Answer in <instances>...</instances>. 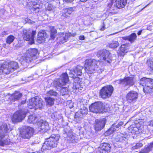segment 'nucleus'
<instances>
[{"label": "nucleus", "instance_id": "nucleus-41", "mask_svg": "<svg viewBox=\"0 0 153 153\" xmlns=\"http://www.w3.org/2000/svg\"><path fill=\"white\" fill-rule=\"evenodd\" d=\"M116 130V129L114 127L112 126L111 128L105 132V134L108 135H110Z\"/></svg>", "mask_w": 153, "mask_h": 153}, {"label": "nucleus", "instance_id": "nucleus-21", "mask_svg": "<svg viewBox=\"0 0 153 153\" xmlns=\"http://www.w3.org/2000/svg\"><path fill=\"white\" fill-rule=\"evenodd\" d=\"M39 120L36 115L33 114L28 117L27 122L29 123L35 124L38 123Z\"/></svg>", "mask_w": 153, "mask_h": 153}, {"label": "nucleus", "instance_id": "nucleus-28", "mask_svg": "<svg viewBox=\"0 0 153 153\" xmlns=\"http://www.w3.org/2000/svg\"><path fill=\"white\" fill-rule=\"evenodd\" d=\"M127 136L123 134L118 135L115 138V140L117 141L123 142L127 140Z\"/></svg>", "mask_w": 153, "mask_h": 153}, {"label": "nucleus", "instance_id": "nucleus-8", "mask_svg": "<svg viewBox=\"0 0 153 153\" xmlns=\"http://www.w3.org/2000/svg\"><path fill=\"white\" fill-rule=\"evenodd\" d=\"M110 53L109 51L106 50H100L98 51L97 54L98 57L108 63H110L111 60Z\"/></svg>", "mask_w": 153, "mask_h": 153}, {"label": "nucleus", "instance_id": "nucleus-9", "mask_svg": "<svg viewBox=\"0 0 153 153\" xmlns=\"http://www.w3.org/2000/svg\"><path fill=\"white\" fill-rule=\"evenodd\" d=\"M33 129L29 126L24 128L21 133V137L24 138L28 139L30 137L33 133Z\"/></svg>", "mask_w": 153, "mask_h": 153}, {"label": "nucleus", "instance_id": "nucleus-54", "mask_svg": "<svg viewBox=\"0 0 153 153\" xmlns=\"http://www.w3.org/2000/svg\"><path fill=\"white\" fill-rule=\"evenodd\" d=\"M51 32L54 33H56V30L54 27H52V29L51 30Z\"/></svg>", "mask_w": 153, "mask_h": 153}, {"label": "nucleus", "instance_id": "nucleus-59", "mask_svg": "<svg viewBox=\"0 0 153 153\" xmlns=\"http://www.w3.org/2000/svg\"><path fill=\"white\" fill-rule=\"evenodd\" d=\"M148 146L150 147V149L151 150L152 148L153 147V142Z\"/></svg>", "mask_w": 153, "mask_h": 153}, {"label": "nucleus", "instance_id": "nucleus-61", "mask_svg": "<svg viewBox=\"0 0 153 153\" xmlns=\"http://www.w3.org/2000/svg\"><path fill=\"white\" fill-rule=\"evenodd\" d=\"M142 30H140V31H139L137 33V34L138 35H140L141 33H142Z\"/></svg>", "mask_w": 153, "mask_h": 153}, {"label": "nucleus", "instance_id": "nucleus-49", "mask_svg": "<svg viewBox=\"0 0 153 153\" xmlns=\"http://www.w3.org/2000/svg\"><path fill=\"white\" fill-rule=\"evenodd\" d=\"M115 82L117 83L122 84L124 85V79L116 80Z\"/></svg>", "mask_w": 153, "mask_h": 153}, {"label": "nucleus", "instance_id": "nucleus-38", "mask_svg": "<svg viewBox=\"0 0 153 153\" xmlns=\"http://www.w3.org/2000/svg\"><path fill=\"white\" fill-rule=\"evenodd\" d=\"M68 93V89L67 87H63L61 90V94L62 95L67 94Z\"/></svg>", "mask_w": 153, "mask_h": 153}, {"label": "nucleus", "instance_id": "nucleus-37", "mask_svg": "<svg viewBox=\"0 0 153 153\" xmlns=\"http://www.w3.org/2000/svg\"><path fill=\"white\" fill-rule=\"evenodd\" d=\"M151 150L148 146H146L143 149L140 151V153H148Z\"/></svg>", "mask_w": 153, "mask_h": 153}, {"label": "nucleus", "instance_id": "nucleus-33", "mask_svg": "<svg viewBox=\"0 0 153 153\" xmlns=\"http://www.w3.org/2000/svg\"><path fill=\"white\" fill-rule=\"evenodd\" d=\"M153 88V86L150 85V86H145L143 88V90L145 93H148L151 91Z\"/></svg>", "mask_w": 153, "mask_h": 153}, {"label": "nucleus", "instance_id": "nucleus-50", "mask_svg": "<svg viewBox=\"0 0 153 153\" xmlns=\"http://www.w3.org/2000/svg\"><path fill=\"white\" fill-rule=\"evenodd\" d=\"M148 66L150 67V69L153 70V61H150L148 63Z\"/></svg>", "mask_w": 153, "mask_h": 153}, {"label": "nucleus", "instance_id": "nucleus-35", "mask_svg": "<svg viewBox=\"0 0 153 153\" xmlns=\"http://www.w3.org/2000/svg\"><path fill=\"white\" fill-rule=\"evenodd\" d=\"M148 80L149 79H147V78L145 77L141 78L140 81V85L145 87L146 86V83L148 81Z\"/></svg>", "mask_w": 153, "mask_h": 153}, {"label": "nucleus", "instance_id": "nucleus-56", "mask_svg": "<svg viewBox=\"0 0 153 153\" xmlns=\"http://www.w3.org/2000/svg\"><path fill=\"white\" fill-rule=\"evenodd\" d=\"M6 32L5 31H4L2 32L1 35L2 36H4L6 35Z\"/></svg>", "mask_w": 153, "mask_h": 153}, {"label": "nucleus", "instance_id": "nucleus-29", "mask_svg": "<svg viewBox=\"0 0 153 153\" xmlns=\"http://www.w3.org/2000/svg\"><path fill=\"white\" fill-rule=\"evenodd\" d=\"M83 68L82 67L77 66L74 69V72L76 76H81L82 74V70Z\"/></svg>", "mask_w": 153, "mask_h": 153}, {"label": "nucleus", "instance_id": "nucleus-43", "mask_svg": "<svg viewBox=\"0 0 153 153\" xmlns=\"http://www.w3.org/2000/svg\"><path fill=\"white\" fill-rule=\"evenodd\" d=\"M36 34V31L35 30L32 31L31 35H30L31 41L32 43L34 42V36Z\"/></svg>", "mask_w": 153, "mask_h": 153}, {"label": "nucleus", "instance_id": "nucleus-27", "mask_svg": "<svg viewBox=\"0 0 153 153\" xmlns=\"http://www.w3.org/2000/svg\"><path fill=\"white\" fill-rule=\"evenodd\" d=\"M62 36L60 37L61 42L62 43L66 42L68 38L71 36V33L68 32L62 33Z\"/></svg>", "mask_w": 153, "mask_h": 153}, {"label": "nucleus", "instance_id": "nucleus-55", "mask_svg": "<svg viewBox=\"0 0 153 153\" xmlns=\"http://www.w3.org/2000/svg\"><path fill=\"white\" fill-rule=\"evenodd\" d=\"M84 39H85V37H84V36H83V35L80 36L79 37V40H84Z\"/></svg>", "mask_w": 153, "mask_h": 153}, {"label": "nucleus", "instance_id": "nucleus-19", "mask_svg": "<svg viewBox=\"0 0 153 153\" xmlns=\"http://www.w3.org/2000/svg\"><path fill=\"white\" fill-rule=\"evenodd\" d=\"M51 117L54 120L58 121L59 123H62L63 121V117L62 114L59 113L55 112L53 113Z\"/></svg>", "mask_w": 153, "mask_h": 153}, {"label": "nucleus", "instance_id": "nucleus-22", "mask_svg": "<svg viewBox=\"0 0 153 153\" xmlns=\"http://www.w3.org/2000/svg\"><path fill=\"white\" fill-rule=\"evenodd\" d=\"M31 31L29 30L24 29L22 31V36L24 39L27 41L31 40L30 34Z\"/></svg>", "mask_w": 153, "mask_h": 153}, {"label": "nucleus", "instance_id": "nucleus-14", "mask_svg": "<svg viewBox=\"0 0 153 153\" xmlns=\"http://www.w3.org/2000/svg\"><path fill=\"white\" fill-rule=\"evenodd\" d=\"M105 124V119L102 120H96L95 121L94 128L96 131L101 130L104 127Z\"/></svg>", "mask_w": 153, "mask_h": 153}, {"label": "nucleus", "instance_id": "nucleus-23", "mask_svg": "<svg viewBox=\"0 0 153 153\" xmlns=\"http://www.w3.org/2000/svg\"><path fill=\"white\" fill-rule=\"evenodd\" d=\"M127 0H116V6L118 8H123L126 4Z\"/></svg>", "mask_w": 153, "mask_h": 153}, {"label": "nucleus", "instance_id": "nucleus-4", "mask_svg": "<svg viewBox=\"0 0 153 153\" xmlns=\"http://www.w3.org/2000/svg\"><path fill=\"white\" fill-rule=\"evenodd\" d=\"M44 105L43 100L40 98L36 97L30 99L28 104V107L31 109H41Z\"/></svg>", "mask_w": 153, "mask_h": 153}, {"label": "nucleus", "instance_id": "nucleus-7", "mask_svg": "<svg viewBox=\"0 0 153 153\" xmlns=\"http://www.w3.org/2000/svg\"><path fill=\"white\" fill-rule=\"evenodd\" d=\"M114 88L111 85L103 87L101 89L100 95L103 99H106L110 97L113 93Z\"/></svg>", "mask_w": 153, "mask_h": 153}, {"label": "nucleus", "instance_id": "nucleus-47", "mask_svg": "<svg viewBox=\"0 0 153 153\" xmlns=\"http://www.w3.org/2000/svg\"><path fill=\"white\" fill-rule=\"evenodd\" d=\"M123 123L122 122H120L117 125H116L115 124H114L112 125V126L114 128L115 127L116 128H118L120 127L123 125Z\"/></svg>", "mask_w": 153, "mask_h": 153}, {"label": "nucleus", "instance_id": "nucleus-17", "mask_svg": "<svg viewBox=\"0 0 153 153\" xmlns=\"http://www.w3.org/2000/svg\"><path fill=\"white\" fill-rule=\"evenodd\" d=\"M111 149L110 144L105 143L101 144L98 149L100 153H108L110 152Z\"/></svg>", "mask_w": 153, "mask_h": 153}, {"label": "nucleus", "instance_id": "nucleus-45", "mask_svg": "<svg viewBox=\"0 0 153 153\" xmlns=\"http://www.w3.org/2000/svg\"><path fill=\"white\" fill-rule=\"evenodd\" d=\"M47 94L48 95L56 96L57 94V93L53 90H50L48 92Z\"/></svg>", "mask_w": 153, "mask_h": 153}, {"label": "nucleus", "instance_id": "nucleus-6", "mask_svg": "<svg viewBox=\"0 0 153 153\" xmlns=\"http://www.w3.org/2000/svg\"><path fill=\"white\" fill-rule=\"evenodd\" d=\"M69 81L68 74L66 73H63L61 74L59 79L54 81V86L57 88H61L65 85Z\"/></svg>", "mask_w": 153, "mask_h": 153}, {"label": "nucleus", "instance_id": "nucleus-24", "mask_svg": "<svg viewBox=\"0 0 153 153\" xmlns=\"http://www.w3.org/2000/svg\"><path fill=\"white\" fill-rule=\"evenodd\" d=\"M22 96V94L19 92H16L12 95L10 97V100L13 101L18 100Z\"/></svg>", "mask_w": 153, "mask_h": 153}, {"label": "nucleus", "instance_id": "nucleus-48", "mask_svg": "<svg viewBox=\"0 0 153 153\" xmlns=\"http://www.w3.org/2000/svg\"><path fill=\"white\" fill-rule=\"evenodd\" d=\"M28 50H32V51H34V50H35V51H36V53L34 54L33 53H31L30 54V56H33V57H36V54L37 53V52H38L37 49H36L35 48H33V49L30 48V49H29Z\"/></svg>", "mask_w": 153, "mask_h": 153}, {"label": "nucleus", "instance_id": "nucleus-13", "mask_svg": "<svg viewBox=\"0 0 153 153\" xmlns=\"http://www.w3.org/2000/svg\"><path fill=\"white\" fill-rule=\"evenodd\" d=\"M38 125L39 131L41 130L43 132H45L48 129L49 125L45 121L39 119L38 123Z\"/></svg>", "mask_w": 153, "mask_h": 153}, {"label": "nucleus", "instance_id": "nucleus-11", "mask_svg": "<svg viewBox=\"0 0 153 153\" xmlns=\"http://www.w3.org/2000/svg\"><path fill=\"white\" fill-rule=\"evenodd\" d=\"M31 53H36V51H32L31 50H28L27 51L23 58L24 60L26 62L30 63L36 59V57H33L30 56V54Z\"/></svg>", "mask_w": 153, "mask_h": 153}, {"label": "nucleus", "instance_id": "nucleus-16", "mask_svg": "<svg viewBox=\"0 0 153 153\" xmlns=\"http://www.w3.org/2000/svg\"><path fill=\"white\" fill-rule=\"evenodd\" d=\"M47 37V33L44 30H42L39 32L36 41L39 43H41L45 40Z\"/></svg>", "mask_w": 153, "mask_h": 153}, {"label": "nucleus", "instance_id": "nucleus-53", "mask_svg": "<svg viewBox=\"0 0 153 153\" xmlns=\"http://www.w3.org/2000/svg\"><path fill=\"white\" fill-rule=\"evenodd\" d=\"M122 38L123 39L125 40H128L129 41V36H126L124 37H122Z\"/></svg>", "mask_w": 153, "mask_h": 153}, {"label": "nucleus", "instance_id": "nucleus-31", "mask_svg": "<svg viewBox=\"0 0 153 153\" xmlns=\"http://www.w3.org/2000/svg\"><path fill=\"white\" fill-rule=\"evenodd\" d=\"M129 36V41L132 43L136 40L137 36L136 33H132L130 35L128 36Z\"/></svg>", "mask_w": 153, "mask_h": 153}, {"label": "nucleus", "instance_id": "nucleus-62", "mask_svg": "<svg viewBox=\"0 0 153 153\" xmlns=\"http://www.w3.org/2000/svg\"><path fill=\"white\" fill-rule=\"evenodd\" d=\"M26 100L22 101L21 102V103L22 104H25L26 103Z\"/></svg>", "mask_w": 153, "mask_h": 153}, {"label": "nucleus", "instance_id": "nucleus-34", "mask_svg": "<svg viewBox=\"0 0 153 153\" xmlns=\"http://www.w3.org/2000/svg\"><path fill=\"white\" fill-rule=\"evenodd\" d=\"M15 38L14 36L13 35H10L8 36L6 39L7 43L10 44L11 43L13 42Z\"/></svg>", "mask_w": 153, "mask_h": 153}, {"label": "nucleus", "instance_id": "nucleus-40", "mask_svg": "<svg viewBox=\"0 0 153 153\" xmlns=\"http://www.w3.org/2000/svg\"><path fill=\"white\" fill-rule=\"evenodd\" d=\"M143 146L142 143H137L135 146H133L131 148V150H136L140 149Z\"/></svg>", "mask_w": 153, "mask_h": 153}, {"label": "nucleus", "instance_id": "nucleus-51", "mask_svg": "<svg viewBox=\"0 0 153 153\" xmlns=\"http://www.w3.org/2000/svg\"><path fill=\"white\" fill-rule=\"evenodd\" d=\"M56 33L51 32V38L53 39H54L55 37Z\"/></svg>", "mask_w": 153, "mask_h": 153}, {"label": "nucleus", "instance_id": "nucleus-25", "mask_svg": "<svg viewBox=\"0 0 153 153\" xmlns=\"http://www.w3.org/2000/svg\"><path fill=\"white\" fill-rule=\"evenodd\" d=\"M11 72H13L19 68L18 63L15 62H11L8 63Z\"/></svg>", "mask_w": 153, "mask_h": 153}, {"label": "nucleus", "instance_id": "nucleus-5", "mask_svg": "<svg viewBox=\"0 0 153 153\" xmlns=\"http://www.w3.org/2000/svg\"><path fill=\"white\" fill-rule=\"evenodd\" d=\"M27 112V110L25 109L17 111L13 115L12 121L14 123L21 122L25 118Z\"/></svg>", "mask_w": 153, "mask_h": 153}, {"label": "nucleus", "instance_id": "nucleus-44", "mask_svg": "<svg viewBox=\"0 0 153 153\" xmlns=\"http://www.w3.org/2000/svg\"><path fill=\"white\" fill-rule=\"evenodd\" d=\"M54 7L51 4H48L46 7V10H52L54 9Z\"/></svg>", "mask_w": 153, "mask_h": 153}, {"label": "nucleus", "instance_id": "nucleus-58", "mask_svg": "<svg viewBox=\"0 0 153 153\" xmlns=\"http://www.w3.org/2000/svg\"><path fill=\"white\" fill-rule=\"evenodd\" d=\"M74 0H63L64 1L67 2H72Z\"/></svg>", "mask_w": 153, "mask_h": 153}, {"label": "nucleus", "instance_id": "nucleus-2", "mask_svg": "<svg viewBox=\"0 0 153 153\" xmlns=\"http://www.w3.org/2000/svg\"><path fill=\"white\" fill-rule=\"evenodd\" d=\"M108 107L107 104L100 102H97L91 104L89 108L91 111L97 113H103L107 111Z\"/></svg>", "mask_w": 153, "mask_h": 153}, {"label": "nucleus", "instance_id": "nucleus-57", "mask_svg": "<svg viewBox=\"0 0 153 153\" xmlns=\"http://www.w3.org/2000/svg\"><path fill=\"white\" fill-rule=\"evenodd\" d=\"M103 25L102 26V27L101 28L100 30L101 31H103L105 29V25L104 24V23H103Z\"/></svg>", "mask_w": 153, "mask_h": 153}, {"label": "nucleus", "instance_id": "nucleus-63", "mask_svg": "<svg viewBox=\"0 0 153 153\" xmlns=\"http://www.w3.org/2000/svg\"><path fill=\"white\" fill-rule=\"evenodd\" d=\"M1 11H2V13H0V14H3V13L4 12V9H1Z\"/></svg>", "mask_w": 153, "mask_h": 153}, {"label": "nucleus", "instance_id": "nucleus-30", "mask_svg": "<svg viewBox=\"0 0 153 153\" xmlns=\"http://www.w3.org/2000/svg\"><path fill=\"white\" fill-rule=\"evenodd\" d=\"M45 100L46 102L47 105L49 106H51L53 104L54 100L52 98L49 97H45Z\"/></svg>", "mask_w": 153, "mask_h": 153}, {"label": "nucleus", "instance_id": "nucleus-3", "mask_svg": "<svg viewBox=\"0 0 153 153\" xmlns=\"http://www.w3.org/2000/svg\"><path fill=\"white\" fill-rule=\"evenodd\" d=\"M59 139L58 135H52L43 144L42 148V150H49L51 148L57 146V141Z\"/></svg>", "mask_w": 153, "mask_h": 153}, {"label": "nucleus", "instance_id": "nucleus-36", "mask_svg": "<svg viewBox=\"0 0 153 153\" xmlns=\"http://www.w3.org/2000/svg\"><path fill=\"white\" fill-rule=\"evenodd\" d=\"M119 45V44L117 41H114L109 44V46L111 48H117Z\"/></svg>", "mask_w": 153, "mask_h": 153}, {"label": "nucleus", "instance_id": "nucleus-26", "mask_svg": "<svg viewBox=\"0 0 153 153\" xmlns=\"http://www.w3.org/2000/svg\"><path fill=\"white\" fill-rule=\"evenodd\" d=\"M127 47L125 45H121L118 53L119 55L120 56H124L125 53L128 52Z\"/></svg>", "mask_w": 153, "mask_h": 153}, {"label": "nucleus", "instance_id": "nucleus-12", "mask_svg": "<svg viewBox=\"0 0 153 153\" xmlns=\"http://www.w3.org/2000/svg\"><path fill=\"white\" fill-rule=\"evenodd\" d=\"M64 133V137L65 138L66 140L69 141L70 143H77L78 141L77 137L73 135L71 131H69L68 133L65 131Z\"/></svg>", "mask_w": 153, "mask_h": 153}, {"label": "nucleus", "instance_id": "nucleus-32", "mask_svg": "<svg viewBox=\"0 0 153 153\" xmlns=\"http://www.w3.org/2000/svg\"><path fill=\"white\" fill-rule=\"evenodd\" d=\"M0 137V146H4L5 145H7L9 144L10 141V140L9 139H6L2 141V139Z\"/></svg>", "mask_w": 153, "mask_h": 153}, {"label": "nucleus", "instance_id": "nucleus-15", "mask_svg": "<svg viewBox=\"0 0 153 153\" xmlns=\"http://www.w3.org/2000/svg\"><path fill=\"white\" fill-rule=\"evenodd\" d=\"M9 128L7 124L3 123L0 126V137L3 138L5 136V134L7 133L9 131Z\"/></svg>", "mask_w": 153, "mask_h": 153}, {"label": "nucleus", "instance_id": "nucleus-64", "mask_svg": "<svg viewBox=\"0 0 153 153\" xmlns=\"http://www.w3.org/2000/svg\"><path fill=\"white\" fill-rule=\"evenodd\" d=\"M88 0H80V1L82 2H84L87 1Z\"/></svg>", "mask_w": 153, "mask_h": 153}, {"label": "nucleus", "instance_id": "nucleus-60", "mask_svg": "<svg viewBox=\"0 0 153 153\" xmlns=\"http://www.w3.org/2000/svg\"><path fill=\"white\" fill-rule=\"evenodd\" d=\"M76 35V33H73L72 34L71 33V36H72L74 37V36H75Z\"/></svg>", "mask_w": 153, "mask_h": 153}, {"label": "nucleus", "instance_id": "nucleus-1", "mask_svg": "<svg viewBox=\"0 0 153 153\" xmlns=\"http://www.w3.org/2000/svg\"><path fill=\"white\" fill-rule=\"evenodd\" d=\"M100 64L99 60L97 61L92 59H86L85 61L86 71L88 74H92L95 71L99 70Z\"/></svg>", "mask_w": 153, "mask_h": 153}, {"label": "nucleus", "instance_id": "nucleus-20", "mask_svg": "<svg viewBox=\"0 0 153 153\" xmlns=\"http://www.w3.org/2000/svg\"><path fill=\"white\" fill-rule=\"evenodd\" d=\"M124 85L129 86L134 85V82L133 77H127L124 79Z\"/></svg>", "mask_w": 153, "mask_h": 153}, {"label": "nucleus", "instance_id": "nucleus-10", "mask_svg": "<svg viewBox=\"0 0 153 153\" xmlns=\"http://www.w3.org/2000/svg\"><path fill=\"white\" fill-rule=\"evenodd\" d=\"M138 97V93L134 91H131L127 94V100L130 103H133L136 101Z\"/></svg>", "mask_w": 153, "mask_h": 153}, {"label": "nucleus", "instance_id": "nucleus-18", "mask_svg": "<svg viewBox=\"0 0 153 153\" xmlns=\"http://www.w3.org/2000/svg\"><path fill=\"white\" fill-rule=\"evenodd\" d=\"M8 64L2 65L0 67V73L3 74H8L11 73Z\"/></svg>", "mask_w": 153, "mask_h": 153}, {"label": "nucleus", "instance_id": "nucleus-46", "mask_svg": "<svg viewBox=\"0 0 153 153\" xmlns=\"http://www.w3.org/2000/svg\"><path fill=\"white\" fill-rule=\"evenodd\" d=\"M147 79H149V80H148V81L147 82L146 86H150V85L153 86V79L150 78H147Z\"/></svg>", "mask_w": 153, "mask_h": 153}, {"label": "nucleus", "instance_id": "nucleus-52", "mask_svg": "<svg viewBox=\"0 0 153 153\" xmlns=\"http://www.w3.org/2000/svg\"><path fill=\"white\" fill-rule=\"evenodd\" d=\"M69 75L71 77H72L74 78L76 77V75H75V74H73L71 71L69 72Z\"/></svg>", "mask_w": 153, "mask_h": 153}, {"label": "nucleus", "instance_id": "nucleus-42", "mask_svg": "<svg viewBox=\"0 0 153 153\" xmlns=\"http://www.w3.org/2000/svg\"><path fill=\"white\" fill-rule=\"evenodd\" d=\"M74 11V10L72 7L65 9V13L64 14L66 15L68 14L69 15H71Z\"/></svg>", "mask_w": 153, "mask_h": 153}, {"label": "nucleus", "instance_id": "nucleus-39", "mask_svg": "<svg viewBox=\"0 0 153 153\" xmlns=\"http://www.w3.org/2000/svg\"><path fill=\"white\" fill-rule=\"evenodd\" d=\"M87 108L84 106L81 108L80 112L82 114H86L88 113Z\"/></svg>", "mask_w": 153, "mask_h": 153}]
</instances>
